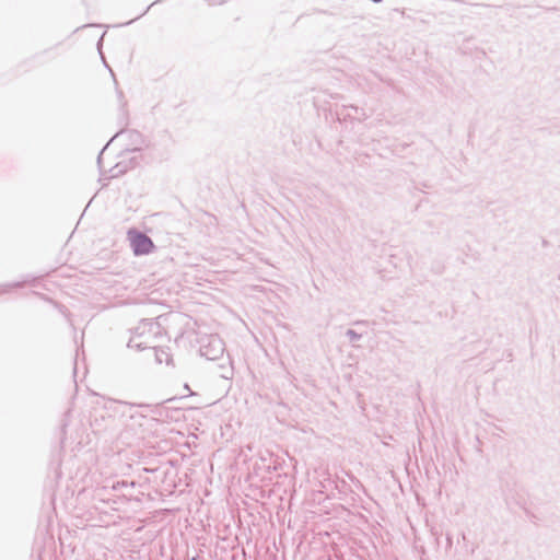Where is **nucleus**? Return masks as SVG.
<instances>
[{"label":"nucleus","mask_w":560,"mask_h":560,"mask_svg":"<svg viewBox=\"0 0 560 560\" xmlns=\"http://www.w3.org/2000/svg\"><path fill=\"white\" fill-rule=\"evenodd\" d=\"M185 390H187V392H188V395H189V396L195 395V393H194V392H191V389L189 388V386H188L187 384L185 385Z\"/></svg>","instance_id":"obj_3"},{"label":"nucleus","mask_w":560,"mask_h":560,"mask_svg":"<svg viewBox=\"0 0 560 560\" xmlns=\"http://www.w3.org/2000/svg\"><path fill=\"white\" fill-rule=\"evenodd\" d=\"M127 235L135 255H149L153 252L154 244L145 234L136 230H129Z\"/></svg>","instance_id":"obj_1"},{"label":"nucleus","mask_w":560,"mask_h":560,"mask_svg":"<svg viewBox=\"0 0 560 560\" xmlns=\"http://www.w3.org/2000/svg\"><path fill=\"white\" fill-rule=\"evenodd\" d=\"M160 352H161V354H162L163 357H159V355H158V361H159L160 363H162V362L164 361L166 364H171V363H172V361H173V360H172V357H171L166 351L160 350Z\"/></svg>","instance_id":"obj_2"},{"label":"nucleus","mask_w":560,"mask_h":560,"mask_svg":"<svg viewBox=\"0 0 560 560\" xmlns=\"http://www.w3.org/2000/svg\"><path fill=\"white\" fill-rule=\"evenodd\" d=\"M192 560H196V559H192Z\"/></svg>","instance_id":"obj_4"}]
</instances>
